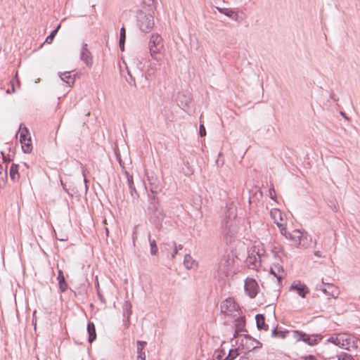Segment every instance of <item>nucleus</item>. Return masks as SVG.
Masks as SVG:
<instances>
[{
	"instance_id": "57",
	"label": "nucleus",
	"mask_w": 360,
	"mask_h": 360,
	"mask_svg": "<svg viewBox=\"0 0 360 360\" xmlns=\"http://www.w3.org/2000/svg\"><path fill=\"white\" fill-rule=\"evenodd\" d=\"M226 262L229 264L230 262H229V259H226Z\"/></svg>"
},
{
	"instance_id": "16",
	"label": "nucleus",
	"mask_w": 360,
	"mask_h": 360,
	"mask_svg": "<svg viewBox=\"0 0 360 360\" xmlns=\"http://www.w3.org/2000/svg\"><path fill=\"white\" fill-rule=\"evenodd\" d=\"M124 175L127 178V184L131 197L133 198H138L139 194L134 183L133 176L130 174L127 170H124Z\"/></svg>"
},
{
	"instance_id": "36",
	"label": "nucleus",
	"mask_w": 360,
	"mask_h": 360,
	"mask_svg": "<svg viewBox=\"0 0 360 360\" xmlns=\"http://www.w3.org/2000/svg\"><path fill=\"white\" fill-rule=\"evenodd\" d=\"M225 355V351L224 349H217L214 351V357L217 360H223V357Z\"/></svg>"
},
{
	"instance_id": "25",
	"label": "nucleus",
	"mask_w": 360,
	"mask_h": 360,
	"mask_svg": "<svg viewBox=\"0 0 360 360\" xmlns=\"http://www.w3.org/2000/svg\"><path fill=\"white\" fill-rule=\"evenodd\" d=\"M342 333L333 334L326 342L341 347Z\"/></svg>"
},
{
	"instance_id": "2",
	"label": "nucleus",
	"mask_w": 360,
	"mask_h": 360,
	"mask_svg": "<svg viewBox=\"0 0 360 360\" xmlns=\"http://www.w3.org/2000/svg\"><path fill=\"white\" fill-rule=\"evenodd\" d=\"M136 25L141 32L148 33L154 27V18L150 13L139 11L136 15Z\"/></svg>"
},
{
	"instance_id": "43",
	"label": "nucleus",
	"mask_w": 360,
	"mask_h": 360,
	"mask_svg": "<svg viewBox=\"0 0 360 360\" xmlns=\"http://www.w3.org/2000/svg\"><path fill=\"white\" fill-rule=\"evenodd\" d=\"M269 198L272 200H274L276 198V191L274 187H271L269 190Z\"/></svg>"
},
{
	"instance_id": "6",
	"label": "nucleus",
	"mask_w": 360,
	"mask_h": 360,
	"mask_svg": "<svg viewBox=\"0 0 360 360\" xmlns=\"http://www.w3.org/2000/svg\"><path fill=\"white\" fill-rule=\"evenodd\" d=\"M279 229L281 233L286 238L290 239L293 243L294 245L297 246L301 244L303 233L300 230L295 229L292 232H288L285 226L281 225H279Z\"/></svg>"
},
{
	"instance_id": "56",
	"label": "nucleus",
	"mask_w": 360,
	"mask_h": 360,
	"mask_svg": "<svg viewBox=\"0 0 360 360\" xmlns=\"http://www.w3.org/2000/svg\"><path fill=\"white\" fill-rule=\"evenodd\" d=\"M8 151H9V152H11V148L9 146V147L8 148Z\"/></svg>"
},
{
	"instance_id": "58",
	"label": "nucleus",
	"mask_w": 360,
	"mask_h": 360,
	"mask_svg": "<svg viewBox=\"0 0 360 360\" xmlns=\"http://www.w3.org/2000/svg\"><path fill=\"white\" fill-rule=\"evenodd\" d=\"M98 295H99V297H100L101 300H102L103 297L99 293H98Z\"/></svg>"
},
{
	"instance_id": "35",
	"label": "nucleus",
	"mask_w": 360,
	"mask_h": 360,
	"mask_svg": "<svg viewBox=\"0 0 360 360\" xmlns=\"http://www.w3.org/2000/svg\"><path fill=\"white\" fill-rule=\"evenodd\" d=\"M287 333L288 331L278 330L277 328H276L272 330L271 334L272 336L275 338H285Z\"/></svg>"
},
{
	"instance_id": "41",
	"label": "nucleus",
	"mask_w": 360,
	"mask_h": 360,
	"mask_svg": "<svg viewBox=\"0 0 360 360\" xmlns=\"http://www.w3.org/2000/svg\"><path fill=\"white\" fill-rule=\"evenodd\" d=\"M199 135L201 137H204L206 136V129L202 124H200L199 127Z\"/></svg>"
},
{
	"instance_id": "39",
	"label": "nucleus",
	"mask_w": 360,
	"mask_h": 360,
	"mask_svg": "<svg viewBox=\"0 0 360 360\" xmlns=\"http://www.w3.org/2000/svg\"><path fill=\"white\" fill-rule=\"evenodd\" d=\"M1 155L4 162L8 163L13 161V158L9 154L6 155L4 151H1Z\"/></svg>"
},
{
	"instance_id": "17",
	"label": "nucleus",
	"mask_w": 360,
	"mask_h": 360,
	"mask_svg": "<svg viewBox=\"0 0 360 360\" xmlns=\"http://www.w3.org/2000/svg\"><path fill=\"white\" fill-rule=\"evenodd\" d=\"M57 280L58 281L59 290L61 292H64L68 288V285L66 282L63 271L61 269L58 270Z\"/></svg>"
},
{
	"instance_id": "28",
	"label": "nucleus",
	"mask_w": 360,
	"mask_h": 360,
	"mask_svg": "<svg viewBox=\"0 0 360 360\" xmlns=\"http://www.w3.org/2000/svg\"><path fill=\"white\" fill-rule=\"evenodd\" d=\"M148 180L151 186L150 191L153 193V194H156L158 193L157 190L158 188V183L157 182V179H154L153 176H148Z\"/></svg>"
},
{
	"instance_id": "32",
	"label": "nucleus",
	"mask_w": 360,
	"mask_h": 360,
	"mask_svg": "<svg viewBox=\"0 0 360 360\" xmlns=\"http://www.w3.org/2000/svg\"><path fill=\"white\" fill-rule=\"evenodd\" d=\"M60 25H58L51 32V34L46 37L45 39V42L47 44H51L55 36L56 35L57 32H58V30L60 29Z\"/></svg>"
},
{
	"instance_id": "59",
	"label": "nucleus",
	"mask_w": 360,
	"mask_h": 360,
	"mask_svg": "<svg viewBox=\"0 0 360 360\" xmlns=\"http://www.w3.org/2000/svg\"><path fill=\"white\" fill-rule=\"evenodd\" d=\"M39 82V79H37V81L35 82L37 83Z\"/></svg>"
},
{
	"instance_id": "51",
	"label": "nucleus",
	"mask_w": 360,
	"mask_h": 360,
	"mask_svg": "<svg viewBox=\"0 0 360 360\" xmlns=\"http://www.w3.org/2000/svg\"><path fill=\"white\" fill-rule=\"evenodd\" d=\"M174 245H175V247H177V250H181L183 248L182 245H176V243L174 242Z\"/></svg>"
},
{
	"instance_id": "27",
	"label": "nucleus",
	"mask_w": 360,
	"mask_h": 360,
	"mask_svg": "<svg viewBox=\"0 0 360 360\" xmlns=\"http://www.w3.org/2000/svg\"><path fill=\"white\" fill-rule=\"evenodd\" d=\"M242 349L248 350V353H246V356H240L238 360H248L250 357V353L252 352H255L259 347H250L248 345H244L243 342L241 343Z\"/></svg>"
},
{
	"instance_id": "3",
	"label": "nucleus",
	"mask_w": 360,
	"mask_h": 360,
	"mask_svg": "<svg viewBox=\"0 0 360 360\" xmlns=\"http://www.w3.org/2000/svg\"><path fill=\"white\" fill-rule=\"evenodd\" d=\"M293 337L297 341H302L309 346H315L318 345L323 336L321 334H311L309 335L301 330H293Z\"/></svg>"
},
{
	"instance_id": "26",
	"label": "nucleus",
	"mask_w": 360,
	"mask_h": 360,
	"mask_svg": "<svg viewBox=\"0 0 360 360\" xmlns=\"http://www.w3.org/2000/svg\"><path fill=\"white\" fill-rule=\"evenodd\" d=\"M126 41V30L124 26H122L120 31V39H119V46L120 50L123 51L124 50V44Z\"/></svg>"
},
{
	"instance_id": "54",
	"label": "nucleus",
	"mask_w": 360,
	"mask_h": 360,
	"mask_svg": "<svg viewBox=\"0 0 360 360\" xmlns=\"http://www.w3.org/2000/svg\"><path fill=\"white\" fill-rule=\"evenodd\" d=\"M23 164H24V165H25L27 168H28V167H29V166L27 165V164L26 162H24Z\"/></svg>"
},
{
	"instance_id": "9",
	"label": "nucleus",
	"mask_w": 360,
	"mask_h": 360,
	"mask_svg": "<svg viewBox=\"0 0 360 360\" xmlns=\"http://www.w3.org/2000/svg\"><path fill=\"white\" fill-rule=\"evenodd\" d=\"M270 274L276 278L278 284L281 285L282 281L285 277L283 266L279 264H274L270 268Z\"/></svg>"
},
{
	"instance_id": "5",
	"label": "nucleus",
	"mask_w": 360,
	"mask_h": 360,
	"mask_svg": "<svg viewBox=\"0 0 360 360\" xmlns=\"http://www.w3.org/2000/svg\"><path fill=\"white\" fill-rule=\"evenodd\" d=\"M22 124L20 125V142L22 146V150L25 153H30L32 150L31 137L30 136L27 128L25 126L22 128Z\"/></svg>"
},
{
	"instance_id": "46",
	"label": "nucleus",
	"mask_w": 360,
	"mask_h": 360,
	"mask_svg": "<svg viewBox=\"0 0 360 360\" xmlns=\"http://www.w3.org/2000/svg\"><path fill=\"white\" fill-rule=\"evenodd\" d=\"M125 309L127 310V314L129 315L131 314V304L128 302H126L125 304Z\"/></svg>"
},
{
	"instance_id": "23",
	"label": "nucleus",
	"mask_w": 360,
	"mask_h": 360,
	"mask_svg": "<svg viewBox=\"0 0 360 360\" xmlns=\"http://www.w3.org/2000/svg\"><path fill=\"white\" fill-rule=\"evenodd\" d=\"M19 165L13 163L10 168L9 175L10 178L13 181H18L20 178V174H19Z\"/></svg>"
},
{
	"instance_id": "4",
	"label": "nucleus",
	"mask_w": 360,
	"mask_h": 360,
	"mask_svg": "<svg viewBox=\"0 0 360 360\" xmlns=\"http://www.w3.org/2000/svg\"><path fill=\"white\" fill-rule=\"evenodd\" d=\"M341 347L348 351H354L360 348V340L349 333H342Z\"/></svg>"
},
{
	"instance_id": "38",
	"label": "nucleus",
	"mask_w": 360,
	"mask_h": 360,
	"mask_svg": "<svg viewBox=\"0 0 360 360\" xmlns=\"http://www.w3.org/2000/svg\"><path fill=\"white\" fill-rule=\"evenodd\" d=\"M184 165L186 168H184V173L186 176H191L193 173V169L190 167L188 162H184Z\"/></svg>"
},
{
	"instance_id": "18",
	"label": "nucleus",
	"mask_w": 360,
	"mask_h": 360,
	"mask_svg": "<svg viewBox=\"0 0 360 360\" xmlns=\"http://www.w3.org/2000/svg\"><path fill=\"white\" fill-rule=\"evenodd\" d=\"M235 334L234 337L236 336L239 333L245 331V319L244 316L238 317L236 319L235 323Z\"/></svg>"
},
{
	"instance_id": "33",
	"label": "nucleus",
	"mask_w": 360,
	"mask_h": 360,
	"mask_svg": "<svg viewBox=\"0 0 360 360\" xmlns=\"http://www.w3.org/2000/svg\"><path fill=\"white\" fill-rule=\"evenodd\" d=\"M252 252H254L257 257L262 260V257L264 256L265 253V250L260 247L254 246L251 250Z\"/></svg>"
},
{
	"instance_id": "15",
	"label": "nucleus",
	"mask_w": 360,
	"mask_h": 360,
	"mask_svg": "<svg viewBox=\"0 0 360 360\" xmlns=\"http://www.w3.org/2000/svg\"><path fill=\"white\" fill-rule=\"evenodd\" d=\"M219 11L221 13L224 14L225 15L237 22H240L243 18L242 12L239 13L238 11H236L229 8H221L219 9Z\"/></svg>"
},
{
	"instance_id": "8",
	"label": "nucleus",
	"mask_w": 360,
	"mask_h": 360,
	"mask_svg": "<svg viewBox=\"0 0 360 360\" xmlns=\"http://www.w3.org/2000/svg\"><path fill=\"white\" fill-rule=\"evenodd\" d=\"M245 291L250 298H255L259 292V285L255 279L247 278L244 285Z\"/></svg>"
},
{
	"instance_id": "49",
	"label": "nucleus",
	"mask_w": 360,
	"mask_h": 360,
	"mask_svg": "<svg viewBox=\"0 0 360 360\" xmlns=\"http://www.w3.org/2000/svg\"><path fill=\"white\" fill-rule=\"evenodd\" d=\"M119 163H120V166L122 167V172L124 174V170H126V169H125L124 166V165H123V164H122V162L121 159H120V160H119Z\"/></svg>"
},
{
	"instance_id": "44",
	"label": "nucleus",
	"mask_w": 360,
	"mask_h": 360,
	"mask_svg": "<svg viewBox=\"0 0 360 360\" xmlns=\"http://www.w3.org/2000/svg\"><path fill=\"white\" fill-rule=\"evenodd\" d=\"M14 79H16V82H17V84L19 85V84H20V81H19V79H18V72H16L15 76V78L11 81L12 92H15V86H14V84H13V81H14Z\"/></svg>"
},
{
	"instance_id": "52",
	"label": "nucleus",
	"mask_w": 360,
	"mask_h": 360,
	"mask_svg": "<svg viewBox=\"0 0 360 360\" xmlns=\"http://www.w3.org/2000/svg\"><path fill=\"white\" fill-rule=\"evenodd\" d=\"M105 232H106V234L108 235L109 233V231H108V228H105Z\"/></svg>"
},
{
	"instance_id": "1",
	"label": "nucleus",
	"mask_w": 360,
	"mask_h": 360,
	"mask_svg": "<svg viewBox=\"0 0 360 360\" xmlns=\"http://www.w3.org/2000/svg\"><path fill=\"white\" fill-rule=\"evenodd\" d=\"M224 218L221 222L224 240L229 245L235 238L238 231V223L236 219V207L233 203L226 205Z\"/></svg>"
},
{
	"instance_id": "31",
	"label": "nucleus",
	"mask_w": 360,
	"mask_h": 360,
	"mask_svg": "<svg viewBox=\"0 0 360 360\" xmlns=\"http://www.w3.org/2000/svg\"><path fill=\"white\" fill-rule=\"evenodd\" d=\"M158 198L155 197V195L153 194L152 197L150 198V205L148 207L149 210H151L152 211H157L158 206Z\"/></svg>"
},
{
	"instance_id": "37",
	"label": "nucleus",
	"mask_w": 360,
	"mask_h": 360,
	"mask_svg": "<svg viewBox=\"0 0 360 360\" xmlns=\"http://www.w3.org/2000/svg\"><path fill=\"white\" fill-rule=\"evenodd\" d=\"M338 360H355L354 357L347 353L342 352L338 356Z\"/></svg>"
},
{
	"instance_id": "29",
	"label": "nucleus",
	"mask_w": 360,
	"mask_h": 360,
	"mask_svg": "<svg viewBox=\"0 0 360 360\" xmlns=\"http://www.w3.org/2000/svg\"><path fill=\"white\" fill-rule=\"evenodd\" d=\"M150 233L148 234V240L150 243V252L152 255H156L158 251L156 241L150 239Z\"/></svg>"
},
{
	"instance_id": "30",
	"label": "nucleus",
	"mask_w": 360,
	"mask_h": 360,
	"mask_svg": "<svg viewBox=\"0 0 360 360\" xmlns=\"http://www.w3.org/2000/svg\"><path fill=\"white\" fill-rule=\"evenodd\" d=\"M239 349L240 347L230 349L228 355L223 360H234L239 355Z\"/></svg>"
},
{
	"instance_id": "40",
	"label": "nucleus",
	"mask_w": 360,
	"mask_h": 360,
	"mask_svg": "<svg viewBox=\"0 0 360 360\" xmlns=\"http://www.w3.org/2000/svg\"><path fill=\"white\" fill-rule=\"evenodd\" d=\"M185 98V101H181V100H179V102H180V103H179V105L181 108H185L186 106L188 105V103L189 102V100L190 98L188 97H186L184 96H183Z\"/></svg>"
},
{
	"instance_id": "48",
	"label": "nucleus",
	"mask_w": 360,
	"mask_h": 360,
	"mask_svg": "<svg viewBox=\"0 0 360 360\" xmlns=\"http://www.w3.org/2000/svg\"><path fill=\"white\" fill-rule=\"evenodd\" d=\"M61 185H62L63 188L64 189V191H65V192H67L68 194L71 195V194L69 193L68 190L66 188V186H65V184L63 182V181H61Z\"/></svg>"
},
{
	"instance_id": "19",
	"label": "nucleus",
	"mask_w": 360,
	"mask_h": 360,
	"mask_svg": "<svg viewBox=\"0 0 360 360\" xmlns=\"http://www.w3.org/2000/svg\"><path fill=\"white\" fill-rule=\"evenodd\" d=\"M88 342L92 343L96 340V331L95 324L89 321L87 323Z\"/></svg>"
},
{
	"instance_id": "45",
	"label": "nucleus",
	"mask_w": 360,
	"mask_h": 360,
	"mask_svg": "<svg viewBox=\"0 0 360 360\" xmlns=\"http://www.w3.org/2000/svg\"><path fill=\"white\" fill-rule=\"evenodd\" d=\"M82 175H83V177H84V182L85 184L86 191H87V189H88V186H87L88 180L86 179V174H85V171L84 170L82 171Z\"/></svg>"
},
{
	"instance_id": "14",
	"label": "nucleus",
	"mask_w": 360,
	"mask_h": 360,
	"mask_svg": "<svg viewBox=\"0 0 360 360\" xmlns=\"http://www.w3.org/2000/svg\"><path fill=\"white\" fill-rule=\"evenodd\" d=\"M323 285H326L325 288H321V290L326 295H329L334 298L338 297L339 295L340 291L338 288L335 286L333 284L330 283L324 282L323 278H322Z\"/></svg>"
},
{
	"instance_id": "21",
	"label": "nucleus",
	"mask_w": 360,
	"mask_h": 360,
	"mask_svg": "<svg viewBox=\"0 0 360 360\" xmlns=\"http://www.w3.org/2000/svg\"><path fill=\"white\" fill-rule=\"evenodd\" d=\"M257 328L259 330H268L269 326L265 322V316L264 314H258L255 316Z\"/></svg>"
},
{
	"instance_id": "50",
	"label": "nucleus",
	"mask_w": 360,
	"mask_h": 360,
	"mask_svg": "<svg viewBox=\"0 0 360 360\" xmlns=\"http://www.w3.org/2000/svg\"><path fill=\"white\" fill-rule=\"evenodd\" d=\"M177 252H178L177 247H175V248H174V251H173V252H172V258H174V256H175V255H176V254H177Z\"/></svg>"
},
{
	"instance_id": "55",
	"label": "nucleus",
	"mask_w": 360,
	"mask_h": 360,
	"mask_svg": "<svg viewBox=\"0 0 360 360\" xmlns=\"http://www.w3.org/2000/svg\"><path fill=\"white\" fill-rule=\"evenodd\" d=\"M128 74L130 76L131 79H132V76L131 75L130 72L129 70H128Z\"/></svg>"
},
{
	"instance_id": "53",
	"label": "nucleus",
	"mask_w": 360,
	"mask_h": 360,
	"mask_svg": "<svg viewBox=\"0 0 360 360\" xmlns=\"http://www.w3.org/2000/svg\"><path fill=\"white\" fill-rule=\"evenodd\" d=\"M341 115H342L344 117L347 118V117L345 116V114L344 112H341Z\"/></svg>"
},
{
	"instance_id": "10",
	"label": "nucleus",
	"mask_w": 360,
	"mask_h": 360,
	"mask_svg": "<svg viewBox=\"0 0 360 360\" xmlns=\"http://www.w3.org/2000/svg\"><path fill=\"white\" fill-rule=\"evenodd\" d=\"M290 290L295 291L300 296L304 298L309 292L308 287L300 281L294 282L290 287Z\"/></svg>"
},
{
	"instance_id": "13",
	"label": "nucleus",
	"mask_w": 360,
	"mask_h": 360,
	"mask_svg": "<svg viewBox=\"0 0 360 360\" xmlns=\"http://www.w3.org/2000/svg\"><path fill=\"white\" fill-rule=\"evenodd\" d=\"M262 260L259 259L257 256L252 251L248 254L246 259V264L248 268L257 270L261 266Z\"/></svg>"
},
{
	"instance_id": "24",
	"label": "nucleus",
	"mask_w": 360,
	"mask_h": 360,
	"mask_svg": "<svg viewBox=\"0 0 360 360\" xmlns=\"http://www.w3.org/2000/svg\"><path fill=\"white\" fill-rule=\"evenodd\" d=\"M60 79L65 82L69 86H72L75 84V75L72 77L70 72H65L60 75Z\"/></svg>"
},
{
	"instance_id": "11",
	"label": "nucleus",
	"mask_w": 360,
	"mask_h": 360,
	"mask_svg": "<svg viewBox=\"0 0 360 360\" xmlns=\"http://www.w3.org/2000/svg\"><path fill=\"white\" fill-rule=\"evenodd\" d=\"M220 307L221 313L228 314L236 310L237 304L233 299L228 298L221 303Z\"/></svg>"
},
{
	"instance_id": "7",
	"label": "nucleus",
	"mask_w": 360,
	"mask_h": 360,
	"mask_svg": "<svg viewBox=\"0 0 360 360\" xmlns=\"http://www.w3.org/2000/svg\"><path fill=\"white\" fill-rule=\"evenodd\" d=\"M162 38L160 35L156 34H153L149 41V50L150 55L154 57V55L160 53L163 49Z\"/></svg>"
},
{
	"instance_id": "34",
	"label": "nucleus",
	"mask_w": 360,
	"mask_h": 360,
	"mask_svg": "<svg viewBox=\"0 0 360 360\" xmlns=\"http://www.w3.org/2000/svg\"><path fill=\"white\" fill-rule=\"evenodd\" d=\"M193 260L191 256L188 254H186L184 258V264L187 269H191Z\"/></svg>"
},
{
	"instance_id": "12",
	"label": "nucleus",
	"mask_w": 360,
	"mask_h": 360,
	"mask_svg": "<svg viewBox=\"0 0 360 360\" xmlns=\"http://www.w3.org/2000/svg\"><path fill=\"white\" fill-rule=\"evenodd\" d=\"M87 46H88L86 43L84 42L82 44L80 52V58L85 63L86 66L91 67L93 64L92 56L90 51L88 49Z\"/></svg>"
},
{
	"instance_id": "42",
	"label": "nucleus",
	"mask_w": 360,
	"mask_h": 360,
	"mask_svg": "<svg viewBox=\"0 0 360 360\" xmlns=\"http://www.w3.org/2000/svg\"><path fill=\"white\" fill-rule=\"evenodd\" d=\"M244 338L247 340H251L252 342H256L259 346H258L259 347L258 348H260L262 347V343L259 341H257L255 340V339H253L250 335H244ZM250 347H254L252 345L250 346Z\"/></svg>"
},
{
	"instance_id": "20",
	"label": "nucleus",
	"mask_w": 360,
	"mask_h": 360,
	"mask_svg": "<svg viewBox=\"0 0 360 360\" xmlns=\"http://www.w3.org/2000/svg\"><path fill=\"white\" fill-rule=\"evenodd\" d=\"M147 342L146 341L138 340L137 345V360H146V354L143 351Z\"/></svg>"
},
{
	"instance_id": "22",
	"label": "nucleus",
	"mask_w": 360,
	"mask_h": 360,
	"mask_svg": "<svg viewBox=\"0 0 360 360\" xmlns=\"http://www.w3.org/2000/svg\"><path fill=\"white\" fill-rule=\"evenodd\" d=\"M271 216L273 218L274 223H276L279 228V225L285 226V225L280 221H283L282 212L280 210L274 209L271 211Z\"/></svg>"
},
{
	"instance_id": "47",
	"label": "nucleus",
	"mask_w": 360,
	"mask_h": 360,
	"mask_svg": "<svg viewBox=\"0 0 360 360\" xmlns=\"http://www.w3.org/2000/svg\"><path fill=\"white\" fill-rule=\"evenodd\" d=\"M35 314H36V311H34L33 315H32V324L34 325V329H36V326H37V318H36Z\"/></svg>"
}]
</instances>
